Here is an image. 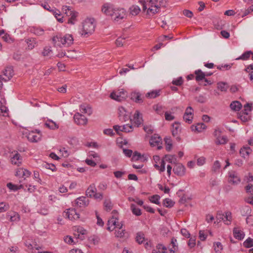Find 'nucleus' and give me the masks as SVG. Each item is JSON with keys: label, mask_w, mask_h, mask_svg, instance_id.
<instances>
[{"label": "nucleus", "mask_w": 253, "mask_h": 253, "mask_svg": "<svg viewBox=\"0 0 253 253\" xmlns=\"http://www.w3.org/2000/svg\"><path fill=\"white\" fill-rule=\"evenodd\" d=\"M54 44L57 46H60L61 44L65 46H69L73 43V38L72 35L66 34L63 37L56 36L52 39Z\"/></svg>", "instance_id": "1"}, {"label": "nucleus", "mask_w": 253, "mask_h": 253, "mask_svg": "<svg viewBox=\"0 0 253 253\" xmlns=\"http://www.w3.org/2000/svg\"><path fill=\"white\" fill-rule=\"evenodd\" d=\"M139 2L142 5L143 11H145L148 8L147 13L149 14L151 13L154 14L159 11L160 7L156 4V0H147L146 1L140 0Z\"/></svg>", "instance_id": "2"}, {"label": "nucleus", "mask_w": 253, "mask_h": 253, "mask_svg": "<svg viewBox=\"0 0 253 253\" xmlns=\"http://www.w3.org/2000/svg\"><path fill=\"white\" fill-rule=\"evenodd\" d=\"M93 18H87L83 23L82 35L86 36L91 34L94 31L95 25Z\"/></svg>", "instance_id": "3"}, {"label": "nucleus", "mask_w": 253, "mask_h": 253, "mask_svg": "<svg viewBox=\"0 0 253 253\" xmlns=\"http://www.w3.org/2000/svg\"><path fill=\"white\" fill-rule=\"evenodd\" d=\"M62 10L67 16L70 17L68 19V23L71 24H74L77 21L76 18L78 15V13L72 10L70 6L66 5L63 6Z\"/></svg>", "instance_id": "4"}, {"label": "nucleus", "mask_w": 253, "mask_h": 253, "mask_svg": "<svg viewBox=\"0 0 253 253\" xmlns=\"http://www.w3.org/2000/svg\"><path fill=\"white\" fill-rule=\"evenodd\" d=\"M114 12L112 19L116 22L121 23L124 19L126 17V12L124 8H115Z\"/></svg>", "instance_id": "5"}, {"label": "nucleus", "mask_w": 253, "mask_h": 253, "mask_svg": "<svg viewBox=\"0 0 253 253\" xmlns=\"http://www.w3.org/2000/svg\"><path fill=\"white\" fill-rule=\"evenodd\" d=\"M228 181L229 183L236 185L241 182V179L236 171L231 170L228 172Z\"/></svg>", "instance_id": "6"}, {"label": "nucleus", "mask_w": 253, "mask_h": 253, "mask_svg": "<svg viewBox=\"0 0 253 253\" xmlns=\"http://www.w3.org/2000/svg\"><path fill=\"white\" fill-rule=\"evenodd\" d=\"M127 94L125 90L121 89L116 92H113L110 94V97L115 100L121 102L126 99Z\"/></svg>", "instance_id": "7"}, {"label": "nucleus", "mask_w": 253, "mask_h": 253, "mask_svg": "<svg viewBox=\"0 0 253 253\" xmlns=\"http://www.w3.org/2000/svg\"><path fill=\"white\" fill-rule=\"evenodd\" d=\"M113 215L112 218L108 221V227L107 229L109 231H112L115 226H117V220H118V212L114 210L112 211Z\"/></svg>", "instance_id": "8"}, {"label": "nucleus", "mask_w": 253, "mask_h": 253, "mask_svg": "<svg viewBox=\"0 0 253 253\" xmlns=\"http://www.w3.org/2000/svg\"><path fill=\"white\" fill-rule=\"evenodd\" d=\"M14 72L12 67H6L3 71V74L0 75V78L4 82L9 81L13 76Z\"/></svg>", "instance_id": "9"}, {"label": "nucleus", "mask_w": 253, "mask_h": 253, "mask_svg": "<svg viewBox=\"0 0 253 253\" xmlns=\"http://www.w3.org/2000/svg\"><path fill=\"white\" fill-rule=\"evenodd\" d=\"M115 9V8L113 4L107 3L103 4L101 10L105 15L112 17Z\"/></svg>", "instance_id": "10"}, {"label": "nucleus", "mask_w": 253, "mask_h": 253, "mask_svg": "<svg viewBox=\"0 0 253 253\" xmlns=\"http://www.w3.org/2000/svg\"><path fill=\"white\" fill-rule=\"evenodd\" d=\"M64 216L73 220L79 219L80 218V214L77 212L74 209H69L65 212Z\"/></svg>", "instance_id": "11"}, {"label": "nucleus", "mask_w": 253, "mask_h": 253, "mask_svg": "<svg viewBox=\"0 0 253 253\" xmlns=\"http://www.w3.org/2000/svg\"><path fill=\"white\" fill-rule=\"evenodd\" d=\"M150 144L152 146H157L158 149H161L162 147V138L157 134H155L151 137L150 140Z\"/></svg>", "instance_id": "12"}, {"label": "nucleus", "mask_w": 253, "mask_h": 253, "mask_svg": "<svg viewBox=\"0 0 253 253\" xmlns=\"http://www.w3.org/2000/svg\"><path fill=\"white\" fill-rule=\"evenodd\" d=\"M173 171L177 176H182L185 174V168L181 164H177L174 166Z\"/></svg>", "instance_id": "13"}, {"label": "nucleus", "mask_w": 253, "mask_h": 253, "mask_svg": "<svg viewBox=\"0 0 253 253\" xmlns=\"http://www.w3.org/2000/svg\"><path fill=\"white\" fill-rule=\"evenodd\" d=\"M193 109L191 107H188L186 108L185 112L183 115V119L185 122L188 124H191L192 122L193 119Z\"/></svg>", "instance_id": "14"}, {"label": "nucleus", "mask_w": 253, "mask_h": 253, "mask_svg": "<svg viewBox=\"0 0 253 253\" xmlns=\"http://www.w3.org/2000/svg\"><path fill=\"white\" fill-rule=\"evenodd\" d=\"M114 129L118 133H119V131L129 132L132 131L133 130L132 126L129 124L124 125L123 126L115 125L114 126Z\"/></svg>", "instance_id": "15"}, {"label": "nucleus", "mask_w": 253, "mask_h": 253, "mask_svg": "<svg viewBox=\"0 0 253 253\" xmlns=\"http://www.w3.org/2000/svg\"><path fill=\"white\" fill-rule=\"evenodd\" d=\"M74 119L75 123L78 125H85L87 122L86 118L79 113H77L74 115Z\"/></svg>", "instance_id": "16"}, {"label": "nucleus", "mask_w": 253, "mask_h": 253, "mask_svg": "<svg viewBox=\"0 0 253 253\" xmlns=\"http://www.w3.org/2000/svg\"><path fill=\"white\" fill-rule=\"evenodd\" d=\"M75 202L77 206L81 208H85L88 205L89 201L85 197L82 196L78 198L76 200Z\"/></svg>", "instance_id": "17"}, {"label": "nucleus", "mask_w": 253, "mask_h": 253, "mask_svg": "<svg viewBox=\"0 0 253 253\" xmlns=\"http://www.w3.org/2000/svg\"><path fill=\"white\" fill-rule=\"evenodd\" d=\"M144 97L139 92L134 91L130 94V99L136 103H141L144 101Z\"/></svg>", "instance_id": "18"}, {"label": "nucleus", "mask_w": 253, "mask_h": 253, "mask_svg": "<svg viewBox=\"0 0 253 253\" xmlns=\"http://www.w3.org/2000/svg\"><path fill=\"white\" fill-rule=\"evenodd\" d=\"M13 156L11 158V162L12 164L19 166L22 163V158L17 152L12 153Z\"/></svg>", "instance_id": "19"}, {"label": "nucleus", "mask_w": 253, "mask_h": 253, "mask_svg": "<svg viewBox=\"0 0 253 253\" xmlns=\"http://www.w3.org/2000/svg\"><path fill=\"white\" fill-rule=\"evenodd\" d=\"M119 117L122 121H126L129 119V116L126 114V111L124 107L121 106L118 108Z\"/></svg>", "instance_id": "20"}, {"label": "nucleus", "mask_w": 253, "mask_h": 253, "mask_svg": "<svg viewBox=\"0 0 253 253\" xmlns=\"http://www.w3.org/2000/svg\"><path fill=\"white\" fill-rule=\"evenodd\" d=\"M252 150L249 146H243L240 150V154L241 156L245 159L246 157H249L250 154L252 153Z\"/></svg>", "instance_id": "21"}, {"label": "nucleus", "mask_w": 253, "mask_h": 253, "mask_svg": "<svg viewBox=\"0 0 253 253\" xmlns=\"http://www.w3.org/2000/svg\"><path fill=\"white\" fill-rule=\"evenodd\" d=\"M97 191L94 184H90L86 190V195L89 198H92L94 193Z\"/></svg>", "instance_id": "22"}, {"label": "nucleus", "mask_w": 253, "mask_h": 253, "mask_svg": "<svg viewBox=\"0 0 253 253\" xmlns=\"http://www.w3.org/2000/svg\"><path fill=\"white\" fill-rule=\"evenodd\" d=\"M77 233L74 235L77 238L81 239L82 240L84 239V235L86 234V230L82 227H78L77 228Z\"/></svg>", "instance_id": "23"}, {"label": "nucleus", "mask_w": 253, "mask_h": 253, "mask_svg": "<svg viewBox=\"0 0 253 253\" xmlns=\"http://www.w3.org/2000/svg\"><path fill=\"white\" fill-rule=\"evenodd\" d=\"M160 89L153 90L147 92L145 95V97L149 99L155 98L160 95Z\"/></svg>", "instance_id": "24"}, {"label": "nucleus", "mask_w": 253, "mask_h": 253, "mask_svg": "<svg viewBox=\"0 0 253 253\" xmlns=\"http://www.w3.org/2000/svg\"><path fill=\"white\" fill-rule=\"evenodd\" d=\"M233 234L234 237L239 240L243 239L245 237V234L244 232L241 231L238 228H234Z\"/></svg>", "instance_id": "25"}, {"label": "nucleus", "mask_w": 253, "mask_h": 253, "mask_svg": "<svg viewBox=\"0 0 253 253\" xmlns=\"http://www.w3.org/2000/svg\"><path fill=\"white\" fill-rule=\"evenodd\" d=\"M206 128V126L204 123H198L196 126L192 125L191 129L193 131L197 132H201L203 129Z\"/></svg>", "instance_id": "26"}, {"label": "nucleus", "mask_w": 253, "mask_h": 253, "mask_svg": "<svg viewBox=\"0 0 253 253\" xmlns=\"http://www.w3.org/2000/svg\"><path fill=\"white\" fill-rule=\"evenodd\" d=\"M25 42L27 44V48L29 50L33 49L37 45L36 40L34 38L26 39Z\"/></svg>", "instance_id": "27"}, {"label": "nucleus", "mask_w": 253, "mask_h": 253, "mask_svg": "<svg viewBox=\"0 0 253 253\" xmlns=\"http://www.w3.org/2000/svg\"><path fill=\"white\" fill-rule=\"evenodd\" d=\"M133 120L135 125L138 127L143 122L141 115L138 111H136L134 115Z\"/></svg>", "instance_id": "28"}, {"label": "nucleus", "mask_w": 253, "mask_h": 253, "mask_svg": "<svg viewBox=\"0 0 253 253\" xmlns=\"http://www.w3.org/2000/svg\"><path fill=\"white\" fill-rule=\"evenodd\" d=\"M181 128L180 126V124L178 122H175L172 125V134L173 136H177L178 133L180 132Z\"/></svg>", "instance_id": "29"}, {"label": "nucleus", "mask_w": 253, "mask_h": 253, "mask_svg": "<svg viewBox=\"0 0 253 253\" xmlns=\"http://www.w3.org/2000/svg\"><path fill=\"white\" fill-rule=\"evenodd\" d=\"M194 73L196 75L195 80L197 82L203 80L206 77V73L202 72L201 70H196Z\"/></svg>", "instance_id": "30"}, {"label": "nucleus", "mask_w": 253, "mask_h": 253, "mask_svg": "<svg viewBox=\"0 0 253 253\" xmlns=\"http://www.w3.org/2000/svg\"><path fill=\"white\" fill-rule=\"evenodd\" d=\"M230 107L232 110L238 111L241 109L242 105L239 101H234L230 104Z\"/></svg>", "instance_id": "31"}, {"label": "nucleus", "mask_w": 253, "mask_h": 253, "mask_svg": "<svg viewBox=\"0 0 253 253\" xmlns=\"http://www.w3.org/2000/svg\"><path fill=\"white\" fill-rule=\"evenodd\" d=\"M7 216L10 217V220L11 222L18 221L20 219L19 214L15 212H13L12 213H7Z\"/></svg>", "instance_id": "32"}, {"label": "nucleus", "mask_w": 253, "mask_h": 253, "mask_svg": "<svg viewBox=\"0 0 253 253\" xmlns=\"http://www.w3.org/2000/svg\"><path fill=\"white\" fill-rule=\"evenodd\" d=\"M80 110L82 113L86 114L88 115H90L92 114V109L91 107L88 106L82 105L80 106Z\"/></svg>", "instance_id": "33"}, {"label": "nucleus", "mask_w": 253, "mask_h": 253, "mask_svg": "<svg viewBox=\"0 0 253 253\" xmlns=\"http://www.w3.org/2000/svg\"><path fill=\"white\" fill-rule=\"evenodd\" d=\"M228 139L226 136H222V137H217L216 138L215 143L216 145L225 144L227 143Z\"/></svg>", "instance_id": "34"}, {"label": "nucleus", "mask_w": 253, "mask_h": 253, "mask_svg": "<svg viewBox=\"0 0 253 253\" xmlns=\"http://www.w3.org/2000/svg\"><path fill=\"white\" fill-rule=\"evenodd\" d=\"M252 51H247L243 53L238 58H236V60H248L250 57L252 56Z\"/></svg>", "instance_id": "35"}, {"label": "nucleus", "mask_w": 253, "mask_h": 253, "mask_svg": "<svg viewBox=\"0 0 253 253\" xmlns=\"http://www.w3.org/2000/svg\"><path fill=\"white\" fill-rule=\"evenodd\" d=\"M140 11V8L138 6L132 5L129 8V13L133 16L137 15Z\"/></svg>", "instance_id": "36"}, {"label": "nucleus", "mask_w": 253, "mask_h": 253, "mask_svg": "<svg viewBox=\"0 0 253 253\" xmlns=\"http://www.w3.org/2000/svg\"><path fill=\"white\" fill-rule=\"evenodd\" d=\"M44 125L46 127L51 129H55L58 128V125L55 122L51 120L46 121Z\"/></svg>", "instance_id": "37"}, {"label": "nucleus", "mask_w": 253, "mask_h": 253, "mask_svg": "<svg viewBox=\"0 0 253 253\" xmlns=\"http://www.w3.org/2000/svg\"><path fill=\"white\" fill-rule=\"evenodd\" d=\"M156 253H167V248L164 245L159 244L156 246Z\"/></svg>", "instance_id": "38"}, {"label": "nucleus", "mask_w": 253, "mask_h": 253, "mask_svg": "<svg viewBox=\"0 0 253 253\" xmlns=\"http://www.w3.org/2000/svg\"><path fill=\"white\" fill-rule=\"evenodd\" d=\"M28 139L31 142H37L40 139V137L34 132L28 134Z\"/></svg>", "instance_id": "39"}, {"label": "nucleus", "mask_w": 253, "mask_h": 253, "mask_svg": "<svg viewBox=\"0 0 253 253\" xmlns=\"http://www.w3.org/2000/svg\"><path fill=\"white\" fill-rule=\"evenodd\" d=\"M130 209L132 211L133 214L136 216H139L142 214L140 209L137 208L136 206L133 204L131 205Z\"/></svg>", "instance_id": "40"}, {"label": "nucleus", "mask_w": 253, "mask_h": 253, "mask_svg": "<svg viewBox=\"0 0 253 253\" xmlns=\"http://www.w3.org/2000/svg\"><path fill=\"white\" fill-rule=\"evenodd\" d=\"M166 149L168 151H169L172 147V141L170 138H165V139Z\"/></svg>", "instance_id": "41"}, {"label": "nucleus", "mask_w": 253, "mask_h": 253, "mask_svg": "<svg viewBox=\"0 0 253 253\" xmlns=\"http://www.w3.org/2000/svg\"><path fill=\"white\" fill-rule=\"evenodd\" d=\"M104 206L105 210L107 211H110L112 209V203L110 199H105L104 202Z\"/></svg>", "instance_id": "42"}, {"label": "nucleus", "mask_w": 253, "mask_h": 253, "mask_svg": "<svg viewBox=\"0 0 253 253\" xmlns=\"http://www.w3.org/2000/svg\"><path fill=\"white\" fill-rule=\"evenodd\" d=\"M245 71L249 73L250 79L251 81H253V64H250L247 66Z\"/></svg>", "instance_id": "43"}, {"label": "nucleus", "mask_w": 253, "mask_h": 253, "mask_svg": "<svg viewBox=\"0 0 253 253\" xmlns=\"http://www.w3.org/2000/svg\"><path fill=\"white\" fill-rule=\"evenodd\" d=\"M183 79L182 77H179L177 79H174L172 81V84L176 86H180L183 84Z\"/></svg>", "instance_id": "44"}, {"label": "nucleus", "mask_w": 253, "mask_h": 253, "mask_svg": "<svg viewBox=\"0 0 253 253\" xmlns=\"http://www.w3.org/2000/svg\"><path fill=\"white\" fill-rule=\"evenodd\" d=\"M177 240L174 238H172L171 240V244L172 248L169 249L170 253H174L175 251L177 249V246L176 245Z\"/></svg>", "instance_id": "45"}, {"label": "nucleus", "mask_w": 253, "mask_h": 253, "mask_svg": "<svg viewBox=\"0 0 253 253\" xmlns=\"http://www.w3.org/2000/svg\"><path fill=\"white\" fill-rule=\"evenodd\" d=\"M144 235L143 233L138 232L137 233L136 237V241L138 244H142L144 241Z\"/></svg>", "instance_id": "46"}, {"label": "nucleus", "mask_w": 253, "mask_h": 253, "mask_svg": "<svg viewBox=\"0 0 253 253\" xmlns=\"http://www.w3.org/2000/svg\"><path fill=\"white\" fill-rule=\"evenodd\" d=\"M243 245L246 248H250L253 247V239L248 238L244 241Z\"/></svg>", "instance_id": "47"}, {"label": "nucleus", "mask_w": 253, "mask_h": 253, "mask_svg": "<svg viewBox=\"0 0 253 253\" xmlns=\"http://www.w3.org/2000/svg\"><path fill=\"white\" fill-rule=\"evenodd\" d=\"M163 204L167 208H171L174 206V202L169 198H166L164 200Z\"/></svg>", "instance_id": "48"}, {"label": "nucleus", "mask_w": 253, "mask_h": 253, "mask_svg": "<svg viewBox=\"0 0 253 253\" xmlns=\"http://www.w3.org/2000/svg\"><path fill=\"white\" fill-rule=\"evenodd\" d=\"M160 199V197L158 195H155L151 196L149 200L151 202L154 203L156 205H160V203L159 202V200Z\"/></svg>", "instance_id": "49"}, {"label": "nucleus", "mask_w": 253, "mask_h": 253, "mask_svg": "<svg viewBox=\"0 0 253 253\" xmlns=\"http://www.w3.org/2000/svg\"><path fill=\"white\" fill-rule=\"evenodd\" d=\"M9 208V205L4 202L0 203V213L5 212Z\"/></svg>", "instance_id": "50"}, {"label": "nucleus", "mask_w": 253, "mask_h": 253, "mask_svg": "<svg viewBox=\"0 0 253 253\" xmlns=\"http://www.w3.org/2000/svg\"><path fill=\"white\" fill-rule=\"evenodd\" d=\"M123 224H121V227L118 230V231H116V236L117 237H123L125 235V230L122 228Z\"/></svg>", "instance_id": "51"}, {"label": "nucleus", "mask_w": 253, "mask_h": 253, "mask_svg": "<svg viewBox=\"0 0 253 253\" xmlns=\"http://www.w3.org/2000/svg\"><path fill=\"white\" fill-rule=\"evenodd\" d=\"M224 219H225V222H227L226 223L227 224H229L230 223L231 220L232 219L231 212L227 211L225 212V214H224Z\"/></svg>", "instance_id": "52"}, {"label": "nucleus", "mask_w": 253, "mask_h": 253, "mask_svg": "<svg viewBox=\"0 0 253 253\" xmlns=\"http://www.w3.org/2000/svg\"><path fill=\"white\" fill-rule=\"evenodd\" d=\"M3 104L2 101H0V116H4V114L6 113L8 111L7 108Z\"/></svg>", "instance_id": "53"}, {"label": "nucleus", "mask_w": 253, "mask_h": 253, "mask_svg": "<svg viewBox=\"0 0 253 253\" xmlns=\"http://www.w3.org/2000/svg\"><path fill=\"white\" fill-rule=\"evenodd\" d=\"M42 166L47 169H51L52 171H55L56 169L54 165L45 162L42 164Z\"/></svg>", "instance_id": "54"}, {"label": "nucleus", "mask_w": 253, "mask_h": 253, "mask_svg": "<svg viewBox=\"0 0 253 253\" xmlns=\"http://www.w3.org/2000/svg\"><path fill=\"white\" fill-rule=\"evenodd\" d=\"M7 187L10 190L16 191L20 189L22 187V185H21L19 186H18L16 185L13 184L12 183H8L7 184Z\"/></svg>", "instance_id": "55"}, {"label": "nucleus", "mask_w": 253, "mask_h": 253, "mask_svg": "<svg viewBox=\"0 0 253 253\" xmlns=\"http://www.w3.org/2000/svg\"><path fill=\"white\" fill-rule=\"evenodd\" d=\"M252 111V104L249 103H247L244 106V110L241 112L244 114H247L249 115V112Z\"/></svg>", "instance_id": "56"}, {"label": "nucleus", "mask_w": 253, "mask_h": 253, "mask_svg": "<svg viewBox=\"0 0 253 253\" xmlns=\"http://www.w3.org/2000/svg\"><path fill=\"white\" fill-rule=\"evenodd\" d=\"M217 87L221 91H226L228 88L226 84L222 82L217 84Z\"/></svg>", "instance_id": "57"}, {"label": "nucleus", "mask_w": 253, "mask_h": 253, "mask_svg": "<svg viewBox=\"0 0 253 253\" xmlns=\"http://www.w3.org/2000/svg\"><path fill=\"white\" fill-rule=\"evenodd\" d=\"M214 251L216 253H220L221 251L222 250V249H223L222 245L221 244V243L219 242H216L214 244Z\"/></svg>", "instance_id": "58"}, {"label": "nucleus", "mask_w": 253, "mask_h": 253, "mask_svg": "<svg viewBox=\"0 0 253 253\" xmlns=\"http://www.w3.org/2000/svg\"><path fill=\"white\" fill-rule=\"evenodd\" d=\"M220 168V164L219 162L218 161H215L214 162V164L212 167V170L213 171L216 172L218 170H219Z\"/></svg>", "instance_id": "59"}, {"label": "nucleus", "mask_w": 253, "mask_h": 253, "mask_svg": "<svg viewBox=\"0 0 253 253\" xmlns=\"http://www.w3.org/2000/svg\"><path fill=\"white\" fill-rule=\"evenodd\" d=\"M141 158V155L140 153H138L137 151L134 152L133 154L132 155V157L131 158L132 161H138Z\"/></svg>", "instance_id": "60"}, {"label": "nucleus", "mask_w": 253, "mask_h": 253, "mask_svg": "<svg viewBox=\"0 0 253 253\" xmlns=\"http://www.w3.org/2000/svg\"><path fill=\"white\" fill-rule=\"evenodd\" d=\"M165 159L166 161H168L169 162L172 163H174L175 161H176V158H175L174 156L170 155H165Z\"/></svg>", "instance_id": "61"}, {"label": "nucleus", "mask_w": 253, "mask_h": 253, "mask_svg": "<svg viewBox=\"0 0 253 253\" xmlns=\"http://www.w3.org/2000/svg\"><path fill=\"white\" fill-rule=\"evenodd\" d=\"M240 118L243 122H247L250 118V116L248 114L240 113Z\"/></svg>", "instance_id": "62"}, {"label": "nucleus", "mask_w": 253, "mask_h": 253, "mask_svg": "<svg viewBox=\"0 0 253 253\" xmlns=\"http://www.w3.org/2000/svg\"><path fill=\"white\" fill-rule=\"evenodd\" d=\"M52 51L51 48L48 46H46L44 48L43 51L42 52V54L43 56H48L49 55L50 53Z\"/></svg>", "instance_id": "63"}, {"label": "nucleus", "mask_w": 253, "mask_h": 253, "mask_svg": "<svg viewBox=\"0 0 253 253\" xmlns=\"http://www.w3.org/2000/svg\"><path fill=\"white\" fill-rule=\"evenodd\" d=\"M195 100L199 103H203L206 102V98L202 95H200L195 97Z\"/></svg>", "instance_id": "64"}]
</instances>
